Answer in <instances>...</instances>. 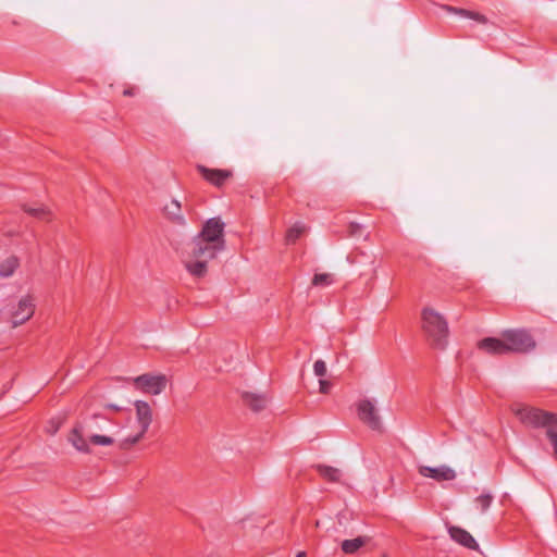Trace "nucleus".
Masks as SVG:
<instances>
[{"instance_id":"obj_25","label":"nucleus","mask_w":557,"mask_h":557,"mask_svg":"<svg viewBox=\"0 0 557 557\" xmlns=\"http://www.w3.org/2000/svg\"><path fill=\"white\" fill-rule=\"evenodd\" d=\"M465 16L472 18L481 24L487 23V18L478 12H465Z\"/></svg>"},{"instance_id":"obj_17","label":"nucleus","mask_w":557,"mask_h":557,"mask_svg":"<svg viewBox=\"0 0 557 557\" xmlns=\"http://www.w3.org/2000/svg\"><path fill=\"white\" fill-rule=\"evenodd\" d=\"M164 213L172 222L181 225L185 224V218L182 213L181 203L176 199H172L169 203L165 205Z\"/></svg>"},{"instance_id":"obj_22","label":"nucleus","mask_w":557,"mask_h":557,"mask_svg":"<svg viewBox=\"0 0 557 557\" xmlns=\"http://www.w3.org/2000/svg\"><path fill=\"white\" fill-rule=\"evenodd\" d=\"M334 282L333 276L329 273L315 274L312 284L314 286H329Z\"/></svg>"},{"instance_id":"obj_31","label":"nucleus","mask_w":557,"mask_h":557,"mask_svg":"<svg viewBox=\"0 0 557 557\" xmlns=\"http://www.w3.org/2000/svg\"><path fill=\"white\" fill-rule=\"evenodd\" d=\"M379 557H388V556H387L386 554H383V555H381V556H379Z\"/></svg>"},{"instance_id":"obj_10","label":"nucleus","mask_w":557,"mask_h":557,"mask_svg":"<svg viewBox=\"0 0 557 557\" xmlns=\"http://www.w3.org/2000/svg\"><path fill=\"white\" fill-rule=\"evenodd\" d=\"M35 312V300L30 295L22 297L12 311V325L16 327L28 321Z\"/></svg>"},{"instance_id":"obj_23","label":"nucleus","mask_w":557,"mask_h":557,"mask_svg":"<svg viewBox=\"0 0 557 557\" xmlns=\"http://www.w3.org/2000/svg\"><path fill=\"white\" fill-rule=\"evenodd\" d=\"M492 503V496L488 494L481 495L475 499V504L482 512H485Z\"/></svg>"},{"instance_id":"obj_28","label":"nucleus","mask_w":557,"mask_h":557,"mask_svg":"<svg viewBox=\"0 0 557 557\" xmlns=\"http://www.w3.org/2000/svg\"><path fill=\"white\" fill-rule=\"evenodd\" d=\"M446 10L448 12H451V13H458L462 16H465V12H468L467 10H462V9H456V8H453V7H446Z\"/></svg>"},{"instance_id":"obj_7","label":"nucleus","mask_w":557,"mask_h":557,"mask_svg":"<svg viewBox=\"0 0 557 557\" xmlns=\"http://www.w3.org/2000/svg\"><path fill=\"white\" fill-rule=\"evenodd\" d=\"M358 419L373 431L382 430V419L376 403L369 398L360 399L357 403Z\"/></svg>"},{"instance_id":"obj_21","label":"nucleus","mask_w":557,"mask_h":557,"mask_svg":"<svg viewBox=\"0 0 557 557\" xmlns=\"http://www.w3.org/2000/svg\"><path fill=\"white\" fill-rule=\"evenodd\" d=\"M24 210L28 214L34 215L35 218H38L41 220L47 219L50 215L49 209L44 206H38V207L24 206Z\"/></svg>"},{"instance_id":"obj_5","label":"nucleus","mask_w":557,"mask_h":557,"mask_svg":"<svg viewBox=\"0 0 557 557\" xmlns=\"http://www.w3.org/2000/svg\"><path fill=\"white\" fill-rule=\"evenodd\" d=\"M134 407L138 423V432L135 435L124 437L119 443V447L121 449H129L132 446L136 445L145 436L152 422V409L147 401L136 400L134 403Z\"/></svg>"},{"instance_id":"obj_16","label":"nucleus","mask_w":557,"mask_h":557,"mask_svg":"<svg viewBox=\"0 0 557 557\" xmlns=\"http://www.w3.org/2000/svg\"><path fill=\"white\" fill-rule=\"evenodd\" d=\"M243 399L245 404L255 412H259L267 407L268 398L263 394L244 393Z\"/></svg>"},{"instance_id":"obj_18","label":"nucleus","mask_w":557,"mask_h":557,"mask_svg":"<svg viewBox=\"0 0 557 557\" xmlns=\"http://www.w3.org/2000/svg\"><path fill=\"white\" fill-rule=\"evenodd\" d=\"M20 265V260L15 256H7L0 259V277L8 278L13 276Z\"/></svg>"},{"instance_id":"obj_30","label":"nucleus","mask_w":557,"mask_h":557,"mask_svg":"<svg viewBox=\"0 0 557 557\" xmlns=\"http://www.w3.org/2000/svg\"><path fill=\"white\" fill-rule=\"evenodd\" d=\"M296 557H306V553L305 552H300V553L297 554Z\"/></svg>"},{"instance_id":"obj_1","label":"nucleus","mask_w":557,"mask_h":557,"mask_svg":"<svg viewBox=\"0 0 557 557\" xmlns=\"http://www.w3.org/2000/svg\"><path fill=\"white\" fill-rule=\"evenodd\" d=\"M219 251L213 245L194 237L184 252L185 269L195 277H203L208 272L209 262L215 258Z\"/></svg>"},{"instance_id":"obj_11","label":"nucleus","mask_w":557,"mask_h":557,"mask_svg":"<svg viewBox=\"0 0 557 557\" xmlns=\"http://www.w3.org/2000/svg\"><path fill=\"white\" fill-rule=\"evenodd\" d=\"M418 472L423 478H430L438 482L451 481L457 476L456 471L447 465H440L436 467L420 465L418 466Z\"/></svg>"},{"instance_id":"obj_20","label":"nucleus","mask_w":557,"mask_h":557,"mask_svg":"<svg viewBox=\"0 0 557 557\" xmlns=\"http://www.w3.org/2000/svg\"><path fill=\"white\" fill-rule=\"evenodd\" d=\"M319 473L329 481L336 482L339 480L341 472L338 469L330 466H318Z\"/></svg>"},{"instance_id":"obj_29","label":"nucleus","mask_w":557,"mask_h":557,"mask_svg":"<svg viewBox=\"0 0 557 557\" xmlns=\"http://www.w3.org/2000/svg\"><path fill=\"white\" fill-rule=\"evenodd\" d=\"M124 96L133 97L135 95L134 88H128L123 91Z\"/></svg>"},{"instance_id":"obj_15","label":"nucleus","mask_w":557,"mask_h":557,"mask_svg":"<svg viewBox=\"0 0 557 557\" xmlns=\"http://www.w3.org/2000/svg\"><path fill=\"white\" fill-rule=\"evenodd\" d=\"M370 542V537L367 535H361L355 539L344 540L341 543V548L343 553L347 555L357 554L362 547H364Z\"/></svg>"},{"instance_id":"obj_14","label":"nucleus","mask_w":557,"mask_h":557,"mask_svg":"<svg viewBox=\"0 0 557 557\" xmlns=\"http://www.w3.org/2000/svg\"><path fill=\"white\" fill-rule=\"evenodd\" d=\"M197 169L207 181L215 186L222 185L231 176V172L225 170H211L203 165H198Z\"/></svg>"},{"instance_id":"obj_26","label":"nucleus","mask_w":557,"mask_h":557,"mask_svg":"<svg viewBox=\"0 0 557 557\" xmlns=\"http://www.w3.org/2000/svg\"><path fill=\"white\" fill-rule=\"evenodd\" d=\"M332 384L330 381L326 380H320L319 381V391L322 394H329L331 391Z\"/></svg>"},{"instance_id":"obj_3","label":"nucleus","mask_w":557,"mask_h":557,"mask_svg":"<svg viewBox=\"0 0 557 557\" xmlns=\"http://www.w3.org/2000/svg\"><path fill=\"white\" fill-rule=\"evenodd\" d=\"M67 442L75 450L90 454L91 446H112L115 440L108 435L92 433L83 423H77L69 433Z\"/></svg>"},{"instance_id":"obj_19","label":"nucleus","mask_w":557,"mask_h":557,"mask_svg":"<svg viewBox=\"0 0 557 557\" xmlns=\"http://www.w3.org/2000/svg\"><path fill=\"white\" fill-rule=\"evenodd\" d=\"M306 232V226L301 223H296L290 226L285 236V240L287 244H294L304 233Z\"/></svg>"},{"instance_id":"obj_24","label":"nucleus","mask_w":557,"mask_h":557,"mask_svg":"<svg viewBox=\"0 0 557 557\" xmlns=\"http://www.w3.org/2000/svg\"><path fill=\"white\" fill-rule=\"evenodd\" d=\"M313 372L319 377L326 375V373H327L326 363L323 360H317L313 364Z\"/></svg>"},{"instance_id":"obj_13","label":"nucleus","mask_w":557,"mask_h":557,"mask_svg":"<svg viewBox=\"0 0 557 557\" xmlns=\"http://www.w3.org/2000/svg\"><path fill=\"white\" fill-rule=\"evenodd\" d=\"M448 533L451 540H454L456 543L473 550L479 549V544L474 540V537L465 529L459 527H449Z\"/></svg>"},{"instance_id":"obj_12","label":"nucleus","mask_w":557,"mask_h":557,"mask_svg":"<svg viewBox=\"0 0 557 557\" xmlns=\"http://www.w3.org/2000/svg\"><path fill=\"white\" fill-rule=\"evenodd\" d=\"M478 348L488 355H506L507 345L504 334L500 338L486 337L478 343Z\"/></svg>"},{"instance_id":"obj_6","label":"nucleus","mask_w":557,"mask_h":557,"mask_svg":"<svg viewBox=\"0 0 557 557\" xmlns=\"http://www.w3.org/2000/svg\"><path fill=\"white\" fill-rule=\"evenodd\" d=\"M198 239L213 245L215 249H224V223L219 218L209 219L202 226Z\"/></svg>"},{"instance_id":"obj_9","label":"nucleus","mask_w":557,"mask_h":557,"mask_svg":"<svg viewBox=\"0 0 557 557\" xmlns=\"http://www.w3.org/2000/svg\"><path fill=\"white\" fill-rule=\"evenodd\" d=\"M133 382L144 393L160 395L166 387L168 379L164 374L146 373L135 377Z\"/></svg>"},{"instance_id":"obj_27","label":"nucleus","mask_w":557,"mask_h":557,"mask_svg":"<svg viewBox=\"0 0 557 557\" xmlns=\"http://www.w3.org/2000/svg\"><path fill=\"white\" fill-rule=\"evenodd\" d=\"M59 428H60V422H58L55 420H51L47 428V432H49L50 434L53 435L58 432Z\"/></svg>"},{"instance_id":"obj_8","label":"nucleus","mask_w":557,"mask_h":557,"mask_svg":"<svg viewBox=\"0 0 557 557\" xmlns=\"http://www.w3.org/2000/svg\"><path fill=\"white\" fill-rule=\"evenodd\" d=\"M507 345V352H525L533 349L535 342L524 330H509L503 333Z\"/></svg>"},{"instance_id":"obj_4","label":"nucleus","mask_w":557,"mask_h":557,"mask_svg":"<svg viewBox=\"0 0 557 557\" xmlns=\"http://www.w3.org/2000/svg\"><path fill=\"white\" fill-rule=\"evenodd\" d=\"M510 410L522 424L531 428H544L546 431L557 419V416L550 412L523 403L512 404Z\"/></svg>"},{"instance_id":"obj_2","label":"nucleus","mask_w":557,"mask_h":557,"mask_svg":"<svg viewBox=\"0 0 557 557\" xmlns=\"http://www.w3.org/2000/svg\"><path fill=\"white\" fill-rule=\"evenodd\" d=\"M421 329L432 345L444 348L449 334L446 319L436 309L425 306L421 311Z\"/></svg>"}]
</instances>
